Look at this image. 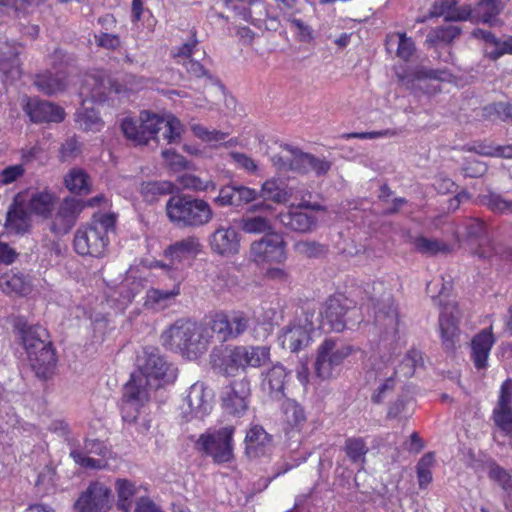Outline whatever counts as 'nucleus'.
<instances>
[{
  "mask_svg": "<svg viewBox=\"0 0 512 512\" xmlns=\"http://www.w3.org/2000/svg\"><path fill=\"white\" fill-rule=\"evenodd\" d=\"M422 354L412 349L408 351L399 365L388 355H373L365 373L368 384L376 385L371 395L373 403L380 404L394 391L400 376L411 377L415 368L421 364Z\"/></svg>",
  "mask_w": 512,
  "mask_h": 512,
  "instance_id": "1",
  "label": "nucleus"
},
{
  "mask_svg": "<svg viewBox=\"0 0 512 512\" xmlns=\"http://www.w3.org/2000/svg\"><path fill=\"white\" fill-rule=\"evenodd\" d=\"M211 338L209 328L189 319H178L161 334L162 345L189 359L204 354Z\"/></svg>",
  "mask_w": 512,
  "mask_h": 512,
  "instance_id": "2",
  "label": "nucleus"
},
{
  "mask_svg": "<svg viewBox=\"0 0 512 512\" xmlns=\"http://www.w3.org/2000/svg\"><path fill=\"white\" fill-rule=\"evenodd\" d=\"M165 213L178 228H200L214 218V211L206 200L187 194L171 196L166 202Z\"/></svg>",
  "mask_w": 512,
  "mask_h": 512,
  "instance_id": "3",
  "label": "nucleus"
},
{
  "mask_svg": "<svg viewBox=\"0 0 512 512\" xmlns=\"http://www.w3.org/2000/svg\"><path fill=\"white\" fill-rule=\"evenodd\" d=\"M21 339L28 362L36 376L48 378L53 373L57 360L47 330L39 325L23 327Z\"/></svg>",
  "mask_w": 512,
  "mask_h": 512,
  "instance_id": "4",
  "label": "nucleus"
},
{
  "mask_svg": "<svg viewBox=\"0 0 512 512\" xmlns=\"http://www.w3.org/2000/svg\"><path fill=\"white\" fill-rule=\"evenodd\" d=\"M115 221V215L112 213H95L88 226L76 231L75 251L82 256H103L109 243L108 232L114 230Z\"/></svg>",
  "mask_w": 512,
  "mask_h": 512,
  "instance_id": "5",
  "label": "nucleus"
},
{
  "mask_svg": "<svg viewBox=\"0 0 512 512\" xmlns=\"http://www.w3.org/2000/svg\"><path fill=\"white\" fill-rule=\"evenodd\" d=\"M356 348L340 338H325L317 348L314 362V373L320 380L334 378L340 366L350 357Z\"/></svg>",
  "mask_w": 512,
  "mask_h": 512,
  "instance_id": "6",
  "label": "nucleus"
},
{
  "mask_svg": "<svg viewBox=\"0 0 512 512\" xmlns=\"http://www.w3.org/2000/svg\"><path fill=\"white\" fill-rule=\"evenodd\" d=\"M318 320V316L315 318V308L304 310L301 317L284 326L279 332L278 341L281 347L292 353H297L309 347Z\"/></svg>",
  "mask_w": 512,
  "mask_h": 512,
  "instance_id": "7",
  "label": "nucleus"
},
{
  "mask_svg": "<svg viewBox=\"0 0 512 512\" xmlns=\"http://www.w3.org/2000/svg\"><path fill=\"white\" fill-rule=\"evenodd\" d=\"M272 160L281 171H295L301 174L314 172L317 176H322L331 168V163L325 158L304 153L291 146H285L282 153L275 155Z\"/></svg>",
  "mask_w": 512,
  "mask_h": 512,
  "instance_id": "8",
  "label": "nucleus"
},
{
  "mask_svg": "<svg viewBox=\"0 0 512 512\" xmlns=\"http://www.w3.org/2000/svg\"><path fill=\"white\" fill-rule=\"evenodd\" d=\"M357 315L358 309L351 300L343 295L331 296L319 311L315 310V318L319 317L316 326L323 327L326 323L331 330L341 332L350 322H356Z\"/></svg>",
  "mask_w": 512,
  "mask_h": 512,
  "instance_id": "9",
  "label": "nucleus"
},
{
  "mask_svg": "<svg viewBox=\"0 0 512 512\" xmlns=\"http://www.w3.org/2000/svg\"><path fill=\"white\" fill-rule=\"evenodd\" d=\"M235 428L225 426L218 430H208L196 442L197 447L212 457L217 463L229 462L233 458L232 437Z\"/></svg>",
  "mask_w": 512,
  "mask_h": 512,
  "instance_id": "10",
  "label": "nucleus"
},
{
  "mask_svg": "<svg viewBox=\"0 0 512 512\" xmlns=\"http://www.w3.org/2000/svg\"><path fill=\"white\" fill-rule=\"evenodd\" d=\"M160 116L149 111H141L138 118L125 117L120 123L121 131L126 139L135 145H147L156 139Z\"/></svg>",
  "mask_w": 512,
  "mask_h": 512,
  "instance_id": "11",
  "label": "nucleus"
},
{
  "mask_svg": "<svg viewBox=\"0 0 512 512\" xmlns=\"http://www.w3.org/2000/svg\"><path fill=\"white\" fill-rule=\"evenodd\" d=\"M139 375L145 379L146 384L159 387L160 381H172L175 379V369L168 364L155 349H145L138 359Z\"/></svg>",
  "mask_w": 512,
  "mask_h": 512,
  "instance_id": "12",
  "label": "nucleus"
},
{
  "mask_svg": "<svg viewBox=\"0 0 512 512\" xmlns=\"http://www.w3.org/2000/svg\"><path fill=\"white\" fill-rule=\"evenodd\" d=\"M286 246L281 235L268 233L250 244L249 259L256 264H283L287 259Z\"/></svg>",
  "mask_w": 512,
  "mask_h": 512,
  "instance_id": "13",
  "label": "nucleus"
},
{
  "mask_svg": "<svg viewBox=\"0 0 512 512\" xmlns=\"http://www.w3.org/2000/svg\"><path fill=\"white\" fill-rule=\"evenodd\" d=\"M251 325V317L243 311H233L230 314H216L210 324L212 332L223 341L236 339Z\"/></svg>",
  "mask_w": 512,
  "mask_h": 512,
  "instance_id": "14",
  "label": "nucleus"
},
{
  "mask_svg": "<svg viewBox=\"0 0 512 512\" xmlns=\"http://www.w3.org/2000/svg\"><path fill=\"white\" fill-rule=\"evenodd\" d=\"M213 391L203 382H196L190 386L182 406L184 417L202 419L208 415L213 407Z\"/></svg>",
  "mask_w": 512,
  "mask_h": 512,
  "instance_id": "15",
  "label": "nucleus"
},
{
  "mask_svg": "<svg viewBox=\"0 0 512 512\" xmlns=\"http://www.w3.org/2000/svg\"><path fill=\"white\" fill-rule=\"evenodd\" d=\"M251 396L250 382L246 378L233 381L221 394L224 411L235 417L243 416L249 407Z\"/></svg>",
  "mask_w": 512,
  "mask_h": 512,
  "instance_id": "16",
  "label": "nucleus"
},
{
  "mask_svg": "<svg viewBox=\"0 0 512 512\" xmlns=\"http://www.w3.org/2000/svg\"><path fill=\"white\" fill-rule=\"evenodd\" d=\"M110 501L111 490L103 483L93 482L80 494L74 508L77 512H105Z\"/></svg>",
  "mask_w": 512,
  "mask_h": 512,
  "instance_id": "17",
  "label": "nucleus"
},
{
  "mask_svg": "<svg viewBox=\"0 0 512 512\" xmlns=\"http://www.w3.org/2000/svg\"><path fill=\"white\" fill-rule=\"evenodd\" d=\"M83 207L82 201L77 198H64L52 218L50 230L56 235L69 233L76 224Z\"/></svg>",
  "mask_w": 512,
  "mask_h": 512,
  "instance_id": "18",
  "label": "nucleus"
},
{
  "mask_svg": "<svg viewBox=\"0 0 512 512\" xmlns=\"http://www.w3.org/2000/svg\"><path fill=\"white\" fill-rule=\"evenodd\" d=\"M212 253L222 257H232L239 253V233L230 226L219 225L208 237Z\"/></svg>",
  "mask_w": 512,
  "mask_h": 512,
  "instance_id": "19",
  "label": "nucleus"
},
{
  "mask_svg": "<svg viewBox=\"0 0 512 512\" xmlns=\"http://www.w3.org/2000/svg\"><path fill=\"white\" fill-rule=\"evenodd\" d=\"M148 387L150 386L146 384L145 379L140 375H132L131 380L125 385L122 408L123 419L125 421H134L136 419L135 415H128V411H137L144 402L148 401Z\"/></svg>",
  "mask_w": 512,
  "mask_h": 512,
  "instance_id": "20",
  "label": "nucleus"
},
{
  "mask_svg": "<svg viewBox=\"0 0 512 512\" xmlns=\"http://www.w3.org/2000/svg\"><path fill=\"white\" fill-rule=\"evenodd\" d=\"M460 316L461 313L456 303H447L443 306L439 318V326L442 344L447 351L454 350L458 342V321Z\"/></svg>",
  "mask_w": 512,
  "mask_h": 512,
  "instance_id": "21",
  "label": "nucleus"
},
{
  "mask_svg": "<svg viewBox=\"0 0 512 512\" xmlns=\"http://www.w3.org/2000/svg\"><path fill=\"white\" fill-rule=\"evenodd\" d=\"M492 419L495 425L506 435L512 437V380H506L500 390L498 401L493 409Z\"/></svg>",
  "mask_w": 512,
  "mask_h": 512,
  "instance_id": "22",
  "label": "nucleus"
},
{
  "mask_svg": "<svg viewBox=\"0 0 512 512\" xmlns=\"http://www.w3.org/2000/svg\"><path fill=\"white\" fill-rule=\"evenodd\" d=\"M203 249V245L197 236H187L168 245L163 255L169 260L170 265H178L186 260L196 258Z\"/></svg>",
  "mask_w": 512,
  "mask_h": 512,
  "instance_id": "23",
  "label": "nucleus"
},
{
  "mask_svg": "<svg viewBox=\"0 0 512 512\" xmlns=\"http://www.w3.org/2000/svg\"><path fill=\"white\" fill-rule=\"evenodd\" d=\"M87 93L93 101L103 102L110 98L112 93L121 94V85L105 77L101 72L86 76L82 86V93Z\"/></svg>",
  "mask_w": 512,
  "mask_h": 512,
  "instance_id": "24",
  "label": "nucleus"
},
{
  "mask_svg": "<svg viewBox=\"0 0 512 512\" xmlns=\"http://www.w3.org/2000/svg\"><path fill=\"white\" fill-rule=\"evenodd\" d=\"M290 379V372L280 363L273 365L263 375L262 391L271 399L279 401L285 397V388Z\"/></svg>",
  "mask_w": 512,
  "mask_h": 512,
  "instance_id": "25",
  "label": "nucleus"
},
{
  "mask_svg": "<svg viewBox=\"0 0 512 512\" xmlns=\"http://www.w3.org/2000/svg\"><path fill=\"white\" fill-rule=\"evenodd\" d=\"M257 197L258 191L253 188L244 185L229 184L220 188L214 202L220 207H242L255 201Z\"/></svg>",
  "mask_w": 512,
  "mask_h": 512,
  "instance_id": "26",
  "label": "nucleus"
},
{
  "mask_svg": "<svg viewBox=\"0 0 512 512\" xmlns=\"http://www.w3.org/2000/svg\"><path fill=\"white\" fill-rule=\"evenodd\" d=\"M270 211H272V206L266 202L250 206L247 213L239 219L240 229L248 234H268L272 230L271 221L264 215H254V213Z\"/></svg>",
  "mask_w": 512,
  "mask_h": 512,
  "instance_id": "27",
  "label": "nucleus"
},
{
  "mask_svg": "<svg viewBox=\"0 0 512 512\" xmlns=\"http://www.w3.org/2000/svg\"><path fill=\"white\" fill-rule=\"evenodd\" d=\"M25 203L30 214L48 219L54 210L57 196L49 189L25 190Z\"/></svg>",
  "mask_w": 512,
  "mask_h": 512,
  "instance_id": "28",
  "label": "nucleus"
},
{
  "mask_svg": "<svg viewBox=\"0 0 512 512\" xmlns=\"http://www.w3.org/2000/svg\"><path fill=\"white\" fill-rule=\"evenodd\" d=\"M28 209H25V194L17 193L6 215V228L16 234H24L31 227V218Z\"/></svg>",
  "mask_w": 512,
  "mask_h": 512,
  "instance_id": "29",
  "label": "nucleus"
},
{
  "mask_svg": "<svg viewBox=\"0 0 512 512\" xmlns=\"http://www.w3.org/2000/svg\"><path fill=\"white\" fill-rule=\"evenodd\" d=\"M24 110L33 122H60L65 115L60 106L37 98L28 99Z\"/></svg>",
  "mask_w": 512,
  "mask_h": 512,
  "instance_id": "30",
  "label": "nucleus"
},
{
  "mask_svg": "<svg viewBox=\"0 0 512 512\" xmlns=\"http://www.w3.org/2000/svg\"><path fill=\"white\" fill-rule=\"evenodd\" d=\"M292 205L287 211L278 215L279 222L287 229L298 233H311L317 226V219Z\"/></svg>",
  "mask_w": 512,
  "mask_h": 512,
  "instance_id": "31",
  "label": "nucleus"
},
{
  "mask_svg": "<svg viewBox=\"0 0 512 512\" xmlns=\"http://www.w3.org/2000/svg\"><path fill=\"white\" fill-rule=\"evenodd\" d=\"M211 361L215 367L227 375H234L239 369L244 370L241 346L214 350L211 354Z\"/></svg>",
  "mask_w": 512,
  "mask_h": 512,
  "instance_id": "32",
  "label": "nucleus"
},
{
  "mask_svg": "<svg viewBox=\"0 0 512 512\" xmlns=\"http://www.w3.org/2000/svg\"><path fill=\"white\" fill-rule=\"evenodd\" d=\"M384 45L386 52L404 62H409L416 52L413 39L405 32H389L386 34Z\"/></svg>",
  "mask_w": 512,
  "mask_h": 512,
  "instance_id": "33",
  "label": "nucleus"
},
{
  "mask_svg": "<svg viewBox=\"0 0 512 512\" xmlns=\"http://www.w3.org/2000/svg\"><path fill=\"white\" fill-rule=\"evenodd\" d=\"M434 17H444L448 21H473L474 11L471 5H463L458 7L456 0H438L431 10Z\"/></svg>",
  "mask_w": 512,
  "mask_h": 512,
  "instance_id": "34",
  "label": "nucleus"
},
{
  "mask_svg": "<svg viewBox=\"0 0 512 512\" xmlns=\"http://www.w3.org/2000/svg\"><path fill=\"white\" fill-rule=\"evenodd\" d=\"M272 437L262 426H252L245 437V451L251 458L266 455L271 451Z\"/></svg>",
  "mask_w": 512,
  "mask_h": 512,
  "instance_id": "35",
  "label": "nucleus"
},
{
  "mask_svg": "<svg viewBox=\"0 0 512 512\" xmlns=\"http://www.w3.org/2000/svg\"><path fill=\"white\" fill-rule=\"evenodd\" d=\"M32 287L30 277L23 272L10 270L0 276V289L9 296H26Z\"/></svg>",
  "mask_w": 512,
  "mask_h": 512,
  "instance_id": "36",
  "label": "nucleus"
},
{
  "mask_svg": "<svg viewBox=\"0 0 512 512\" xmlns=\"http://www.w3.org/2000/svg\"><path fill=\"white\" fill-rule=\"evenodd\" d=\"M495 342L490 329L479 332L471 341V359L477 369L487 367L490 350Z\"/></svg>",
  "mask_w": 512,
  "mask_h": 512,
  "instance_id": "37",
  "label": "nucleus"
},
{
  "mask_svg": "<svg viewBox=\"0 0 512 512\" xmlns=\"http://www.w3.org/2000/svg\"><path fill=\"white\" fill-rule=\"evenodd\" d=\"M180 293L179 284H175L170 290L150 288L146 291L144 307L153 311H162L173 305Z\"/></svg>",
  "mask_w": 512,
  "mask_h": 512,
  "instance_id": "38",
  "label": "nucleus"
},
{
  "mask_svg": "<svg viewBox=\"0 0 512 512\" xmlns=\"http://www.w3.org/2000/svg\"><path fill=\"white\" fill-rule=\"evenodd\" d=\"M376 308L375 320L378 325L383 326L388 333L395 334L398 327V314L390 293L383 295Z\"/></svg>",
  "mask_w": 512,
  "mask_h": 512,
  "instance_id": "39",
  "label": "nucleus"
},
{
  "mask_svg": "<svg viewBox=\"0 0 512 512\" xmlns=\"http://www.w3.org/2000/svg\"><path fill=\"white\" fill-rule=\"evenodd\" d=\"M19 47L13 48L12 52H3L0 57V72L5 83H13L21 76V66L18 59Z\"/></svg>",
  "mask_w": 512,
  "mask_h": 512,
  "instance_id": "40",
  "label": "nucleus"
},
{
  "mask_svg": "<svg viewBox=\"0 0 512 512\" xmlns=\"http://www.w3.org/2000/svg\"><path fill=\"white\" fill-rule=\"evenodd\" d=\"M36 87L47 95H52L63 91L66 88V77L63 72L52 74L46 72L37 75L34 81Z\"/></svg>",
  "mask_w": 512,
  "mask_h": 512,
  "instance_id": "41",
  "label": "nucleus"
},
{
  "mask_svg": "<svg viewBox=\"0 0 512 512\" xmlns=\"http://www.w3.org/2000/svg\"><path fill=\"white\" fill-rule=\"evenodd\" d=\"M258 196L277 204L286 203L290 198V194L286 190L284 183L277 179L266 180L262 184Z\"/></svg>",
  "mask_w": 512,
  "mask_h": 512,
  "instance_id": "42",
  "label": "nucleus"
},
{
  "mask_svg": "<svg viewBox=\"0 0 512 512\" xmlns=\"http://www.w3.org/2000/svg\"><path fill=\"white\" fill-rule=\"evenodd\" d=\"M244 370L247 367L259 368L270 360V347L268 346H241Z\"/></svg>",
  "mask_w": 512,
  "mask_h": 512,
  "instance_id": "43",
  "label": "nucleus"
},
{
  "mask_svg": "<svg viewBox=\"0 0 512 512\" xmlns=\"http://www.w3.org/2000/svg\"><path fill=\"white\" fill-rule=\"evenodd\" d=\"M346 456L353 463L363 468L366 462L368 447L362 438H348L343 447Z\"/></svg>",
  "mask_w": 512,
  "mask_h": 512,
  "instance_id": "44",
  "label": "nucleus"
},
{
  "mask_svg": "<svg viewBox=\"0 0 512 512\" xmlns=\"http://www.w3.org/2000/svg\"><path fill=\"white\" fill-rule=\"evenodd\" d=\"M174 185L169 181H147L140 187V193L147 202L155 201L159 196L172 193Z\"/></svg>",
  "mask_w": 512,
  "mask_h": 512,
  "instance_id": "45",
  "label": "nucleus"
},
{
  "mask_svg": "<svg viewBox=\"0 0 512 512\" xmlns=\"http://www.w3.org/2000/svg\"><path fill=\"white\" fill-rule=\"evenodd\" d=\"M411 243L417 252L427 256H434L438 253H447L449 251L448 245L444 242L424 236L415 237Z\"/></svg>",
  "mask_w": 512,
  "mask_h": 512,
  "instance_id": "46",
  "label": "nucleus"
},
{
  "mask_svg": "<svg viewBox=\"0 0 512 512\" xmlns=\"http://www.w3.org/2000/svg\"><path fill=\"white\" fill-rule=\"evenodd\" d=\"M482 118L491 122L508 121L512 119V105L506 102L486 105L482 108Z\"/></svg>",
  "mask_w": 512,
  "mask_h": 512,
  "instance_id": "47",
  "label": "nucleus"
},
{
  "mask_svg": "<svg viewBox=\"0 0 512 512\" xmlns=\"http://www.w3.org/2000/svg\"><path fill=\"white\" fill-rule=\"evenodd\" d=\"M65 186L71 192L82 193L89 191V177L86 172L80 168H73L65 176Z\"/></svg>",
  "mask_w": 512,
  "mask_h": 512,
  "instance_id": "48",
  "label": "nucleus"
},
{
  "mask_svg": "<svg viewBox=\"0 0 512 512\" xmlns=\"http://www.w3.org/2000/svg\"><path fill=\"white\" fill-rule=\"evenodd\" d=\"M77 123L85 131H99L103 122L98 112L93 108L83 107L77 112Z\"/></svg>",
  "mask_w": 512,
  "mask_h": 512,
  "instance_id": "49",
  "label": "nucleus"
},
{
  "mask_svg": "<svg viewBox=\"0 0 512 512\" xmlns=\"http://www.w3.org/2000/svg\"><path fill=\"white\" fill-rule=\"evenodd\" d=\"M435 463V455L433 452L424 454L417 463L416 471L419 487L426 488L432 482L431 468Z\"/></svg>",
  "mask_w": 512,
  "mask_h": 512,
  "instance_id": "50",
  "label": "nucleus"
},
{
  "mask_svg": "<svg viewBox=\"0 0 512 512\" xmlns=\"http://www.w3.org/2000/svg\"><path fill=\"white\" fill-rule=\"evenodd\" d=\"M160 124L158 126V132L160 130H164L163 137L167 140L168 143H176L180 140L182 134V125L181 122L173 117H161L160 116Z\"/></svg>",
  "mask_w": 512,
  "mask_h": 512,
  "instance_id": "51",
  "label": "nucleus"
},
{
  "mask_svg": "<svg viewBox=\"0 0 512 512\" xmlns=\"http://www.w3.org/2000/svg\"><path fill=\"white\" fill-rule=\"evenodd\" d=\"M285 421L291 427H299L306 421L303 408L294 400L287 399L283 404Z\"/></svg>",
  "mask_w": 512,
  "mask_h": 512,
  "instance_id": "52",
  "label": "nucleus"
},
{
  "mask_svg": "<svg viewBox=\"0 0 512 512\" xmlns=\"http://www.w3.org/2000/svg\"><path fill=\"white\" fill-rule=\"evenodd\" d=\"M177 183L183 189L194 191H207L210 188H215L214 182L210 180H202L200 177L190 173H183L179 175Z\"/></svg>",
  "mask_w": 512,
  "mask_h": 512,
  "instance_id": "53",
  "label": "nucleus"
},
{
  "mask_svg": "<svg viewBox=\"0 0 512 512\" xmlns=\"http://www.w3.org/2000/svg\"><path fill=\"white\" fill-rule=\"evenodd\" d=\"M190 128L194 136L210 144L223 142L228 137V133L226 132H222L216 129L209 130L198 123L191 124Z\"/></svg>",
  "mask_w": 512,
  "mask_h": 512,
  "instance_id": "54",
  "label": "nucleus"
},
{
  "mask_svg": "<svg viewBox=\"0 0 512 512\" xmlns=\"http://www.w3.org/2000/svg\"><path fill=\"white\" fill-rule=\"evenodd\" d=\"M478 8L484 9L485 13L482 15L474 14L475 18L473 22L481 21L489 24L493 23L495 16L499 14L502 9L500 0H479Z\"/></svg>",
  "mask_w": 512,
  "mask_h": 512,
  "instance_id": "55",
  "label": "nucleus"
},
{
  "mask_svg": "<svg viewBox=\"0 0 512 512\" xmlns=\"http://www.w3.org/2000/svg\"><path fill=\"white\" fill-rule=\"evenodd\" d=\"M460 34V29L456 26H448L433 30L426 39V43L434 46L439 42L450 43Z\"/></svg>",
  "mask_w": 512,
  "mask_h": 512,
  "instance_id": "56",
  "label": "nucleus"
},
{
  "mask_svg": "<svg viewBox=\"0 0 512 512\" xmlns=\"http://www.w3.org/2000/svg\"><path fill=\"white\" fill-rule=\"evenodd\" d=\"M483 203L493 212L504 213L512 211V201L504 199L495 193L484 196Z\"/></svg>",
  "mask_w": 512,
  "mask_h": 512,
  "instance_id": "57",
  "label": "nucleus"
},
{
  "mask_svg": "<svg viewBox=\"0 0 512 512\" xmlns=\"http://www.w3.org/2000/svg\"><path fill=\"white\" fill-rule=\"evenodd\" d=\"M507 53L512 54V37H508L504 40L495 37L490 45V49L487 50V56L493 60Z\"/></svg>",
  "mask_w": 512,
  "mask_h": 512,
  "instance_id": "58",
  "label": "nucleus"
},
{
  "mask_svg": "<svg viewBox=\"0 0 512 512\" xmlns=\"http://www.w3.org/2000/svg\"><path fill=\"white\" fill-rule=\"evenodd\" d=\"M116 490H117L120 505L123 508H126L127 502L136 493L135 485L126 479H118L116 481Z\"/></svg>",
  "mask_w": 512,
  "mask_h": 512,
  "instance_id": "59",
  "label": "nucleus"
},
{
  "mask_svg": "<svg viewBox=\"0 0 512 512\" xmlns=\"http://www.w3.org/2000/svg\"><path fill=\"white\" fill-rule=\"evenodd\" d=\"M294 250L299 255L312 258L320 255L324 248L315 241H299L294 244Z\"/></svg>",
  "mask_w": 512,
  "mask_h": 512,
  "instance_id": "60",
  "label": "nucleus"
},
{
  "mask_svg": "<svg viewBox=\"0 0 512 512\" xmlns=\"http://www.w3.org/2000/svg\"><path fill=\"white\" fill-rule=\"evenodd\" d=\"M162 157L166 165L173 171H180L188 168V161L182 155L172 150H163Z\"/></svg>",
  "mask_w": 512,
  "mask_h": 512,
  "instance_id": "61",
  "label": "nucleus"
},
{
  "mask_svg": "<svg viewBox=\"0 0 512 512\" xmlns=\"http://www.w3.org/2000/svg\"><path fill=\"white\" fill-rule=\"evenodd\" d=\"M24 173L25 169L23 164L8 166L0 173V183L2 185L11 184L21 178Z\"/></svg>",
  "mask_w": 512,
  "mask_h": 512,
  "instance_id": "62",
  "label": "nucleus"
},
{
  "mask_svg": "<svg viewBox=\"0 0 512 512\" xmlns=\"http://www.w3.org/2000/svg\"><path fill=\"white\" fill-rule=\"evenodd\" d=\"M229 156L238 168L243 169L248 173L256 172L257 165L248 155L239 152H231Z\"/></svg>",
  "mask_w": 512,
  "mask_h": 512,
  "instance_id": "63",
  "label": "nucleus"
},
{
  "mask_svg": "<svg viewBox=\"0 0 512 512\" xmlns=\"http://www.w3.org/2000/svg\"><path fill=\"white\" fill-rule=\"evenodd\" d=\"M82 451L74 450L70 453L73 460L82 467L91 468V469H99L104 466V462L102 460H97L92 457H88Z\"/></svg>",
  "mask_w": 512,
  "mask_h": 512,
  "instance_id": "64",
  "label": "nucleus"
}]
</instances>
